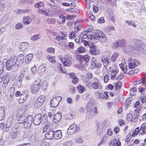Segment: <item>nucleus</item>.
I'll return each instance as SVG.
<instances>
[{
	"label": "nucleus",
	"mask_w": 146,
	"mask_h": 146,
	"mask_svg": "<svg viewBox=\"0 0 146 146\" xmlns=\"http://www.w3.org/2000/svg\"><path fill=\"white\" fill-rule=\"evenodd\" d=\"M126 60L128 62L129 68L132 69L138 66L140 64L138 61L135 58L132 59L131 57L126 58Z\"/></svg>",
	"instance_id": "f03ea898"
},
{
	"label": "nucleus",
	"mask_w": 146,
	"mask_h": 146,
	"mask_svg": "<svg viewBox=\"0 0 146 146\" xmlns=\"http://www.w3.org/2000/svg\"><path fill=\"white\" fill-rule=\"evenodd\" d=\"M133 47L131 46H129L127 47L125 50L126 51L130 52L132 51L133 50Z\"/></svg>",
	"instance_id": "0e129e2a"
},
{
	"label": "nucleus",
	"mask_w": 146,
	"mask_h": 146,
	"mask_svg": "<svg viewBox=\"0 0 146 146\" xmlns=\"http://www.w3.org/2000/svg\"><path fill=\"white\" fill-rule=\"evenodd\" d=\"M79 57L82 60H84L85 62H88L90 60V57L87 55H85L84 56H79Z\"/></svg>",
	"instance_id": "c756f323"
},
{
	"label": "nucleus",
	"mask_w": 146,
	"mask_h": 146,
	"mask_svg": "<svg viewBox=\"0 0 146 146\" xmlns=\"http://www.w3.org/2000/svg\"><path fill=\"white\" fill-rule=\"evenodd\" d=\"M8 93L9 95L11 97L10 101H11L13 100V97L15 93L14 88L12 86L10 87Z\"/></svg>",
	"instance_id": "6ab92c4d"
},
{
	"label": "nucleus",
	"mask_w": 146,
	"mask_h": 146,
	"mask_svg": "<svg viewBox=\"0 0 146 146\" xmlns=\"http://www.w3.org/2000/svg\"><path fill=\"white\" fill-rule=\"evenodd\" d=\"M109 71L111 72L112 74L115 75L117 73V69H113L111 67H110L109 68Z\"/></svg>",
	"instance_id": "de8ad7c7"
},
{
	"label": "nucleus",
	"mask_w": 146,
	"mask_h": 146,
	"mask_svg": "<svg viewBox=\"0 0 146 146\" xmlns=\"http://www.w3.org/2000/svg\"><path fill=\"white\" fill-rule=\"evenodd\" d=\"M61 117V113L58 112L54 115L53 121L54 123H57L60 121Z\"/></svg>",
	"instance_id": "4468645a"
},
{
	"label": "nucleus",
	"mask_w": 146,
	"mask_h": 146,
	"mask_svg": "<svg viewBox=\"0 0 146 146\" xmlns=\"http://www.w3.org/2000/svg\"><path fill=\"white\" fill-rule=\"evenodd\" d=\"M46 22L50 24H53L56 22V20L55 19H49L48 18L46 20Z\"/></svg>",
	"instance_id": "09e8293b"
},
{
	"label": "nucleus",
	"mask_w": 146,
	"mask_h": 146,
	"mask_svg": "<svg viewBox=\"0 0 146 146\" xmlns=\"http://www.w3.org/2000/svg\"><path fill=\"white\" fill-rule=\"evenodd\" d=\"M33 57V55L32 54H30L27 55L26 56L25 60V62L27 61V62H29L32 60Z\"/></svg>",
	"instance_id": "c9c22d12"
},
{
	"label": "nucleus",
	"mask_w": 146,
	"mask_h": 146,
	"mask_svg": "<svg viewBox=\"0 0 146 146\" xmlns=\"http://www.w3.org/2000/svg\"><path fill=\"white\" fill-rule=\"evenodd\" d=\"M139 132H140V130H139V127H138L135 129V131H134L133 130V131H132L131 132H130V133H133L132 136H134V135L135 136L138 134ZM139 133H140V132H139ZM139 134L140 133H139Z\"/></svg>",
	"instance_id": "79ce46f5"
},
{
	"label": "nucleus",
	"mask_w": 146,
	"mask_h": 146,
	"mask_svg": "<svg viewBox=\"0 0 146 146\" xmlns=\"http://www.w3.org/2000/svg\"><path fill=\"white\" fill-rule=\"evenodd\" d=\"M87 31H85L82 32L81 33L80 35V37L86 39L88 37L87 35Z\"/></svg>",
	"instance_id": "ea45409f"
},
{
	"label": "nucleus",
	"mask_w": 146,
	"mask_h": 146,
	"mask_svg": "<svg viewBox=\"0 0 146 146\" xmlns=\"http://www.w3.org/2000/svg\"><path fill=\"white\" fill-rule=\"evenodd\" d=\"M131 41H132L135 43L134 45L137 50L139 51H141L142 50V48L141 46V40L138 39H133Z\"/></svg>",
	"instance_id": "0eeeda50"
},
{
	"label": "nucleus",
	"mask_w": 146,
	"mask_h": 146,
	"mask_svg": "<svg viewBox=\"0 0 146 146\" xmlns=\"http://www.w3.org/2000/svg\"><path fill=\"white\" fill-rule=\"evenodd\" d=\"M24 23L27 24H29L31 22V20L29 16H27L23 18Z\"/></svg>",
	"instance_id": "473e14b6"
},
{
	"label": "nucleus",
	"mask_w": 146,
	"mask_h": 146,
	"mask_svg": "<svg viewBox=\"0 0 146 146\" xmlns=\"http://www.w3.org/2000/svg\"><path fill=\"white\" fill-rule=\"evenodd\" d=\"M45 69L44 66L43 65L40 66L38 67L37 70L38 75L39 76L42 75L44 73Z\"/></svg>",
	"instance_id": "4be33fe9"
},
{
	"label": "nucleus",
	"mask_w": 146,
	"mask_h": 146,
	"mask_svg": "<svg viewBox=\"0 0 146 146\" xmlns=\"http://www.w3.org/2000/svg\"><path fill=\"white\" fill-rule=\"evenodd\" d=\"M42 14L48 16V12H49V10L47 9H42L41 10Z\"/></svg>",
	"instance_id": "3c124183"
},
{
	"label": "nucleus",
	"mask_w": 146,
	"mask_h": 146,
	"mask_svg": "<svg viewBox=\"0 0 146 146\" xmlns=\"http://www.w3.org/2000/svg\"><path fill=\"white\" fill-rule=\"evenodd\" d=\"M90 52L92 54L96 55L99 54L100 50L97 49L96 46L93 45L90 47Z\"/></svg>",
	"instance_id": "9b49d317"
},
{
	"label": "nucleus",
	"mask_w": 146,
	"mask_h": 146,
	"mask_svg": "<svg viewBox=\"0 0 146 146\" xmlns=\"http://www.w3.org/2000/svg\"><path fill=\"white\" fill-rule=\"evenodd\" d=\"M62 62L64 66H70L72 64L71 58L69 56H67L62 60Z\"/></svg>",
	"instance_id": "9d476101"
},
{
	"label": "nucleus",
	"mask_w": 146,
	"mask_h": 146,
	"mask_svg": "<svg viewBox=\"0 0 146 146\" xmlns=\"http://www.w3.org/2000/svg\"><path fill=\"white\" fill-rule=\"evenodd\" d=\"M84 83L85 84V85L86 87L88 88L89 89L92 88V82L86 80H84Z\"/></svg>",
	"instance_id": "c85d7f7f"
},
{
	"label": "nucleus",
	"mask_w": 146,
	"mask_h": 146,
	"mask_svg": "<svg viewBox=\"0 0 146 146\" xmlns=\"http://www.w3.org/2000/svg\"><path fill=\"white\" fill-rule=\"evenodd\" d=\"M42 115L40 114H37L35 117L33 121L34 125H39L41 122Z\"/></svg>",
	"instance_id": "1a4fd4ad"
},
{
	"label": "nucleus",
	"mask_w": 146,
	"mask_h": 146,
	"mask_svg": "<svg viewBox=\"0 0 146 146\" xmlns=\"http://www.w3.org/2000/svg\"><path fill=\"white\" fill-rule=\"evenodd\" d=\"M60 96L55 97L53 98L50 102L51 106L52 108H55L57 106L62 100Z\"/></svg>",
	"instance_id": "39448f33"
},
{
	"label": "nucleus",
	"mask_w": 146,
	"mask_h": 146,
	"mask_svg": "<svg viewBox=\"0 0 146 146\" xmlns=\"http://www.w3.org/2000/svg\"><path fill=\"white\" fill-rule=\"evenodd\" d=\"M5 110L3 108H0V120L3 119L5 117Z\"/></svg>",
	"instance_id": "a878e982"
},
{
	"label": "nucleus",
	"mask_w": 146,
	"mask_h": 146,
	"mask_svg": "<svg viewBox=\"0 0 146 146\" xmlns=\"http://www.w3.org/2000/svg\"><path fill=\"white\" fill-rule=\"evenodd\" d=\"M8 15H7L3 16L1 19V22L4 23V22H6L8 20Z\"/></svg>",
	"instance_id": "864d4df0"
},
{
	"label": "nucleus",
	"mask_w": 146,
	"mask_h": 146,
	"mask_svg": "<svg viewBox=\"0 0 146 146\" xmlns=\"http://www.w3.org/2000/svg\"><path fill=\"white\" fill-rule=\"evenodd\" d=\"M77 89L79 92L80 93H82L84 91L86 90V89L84 87L80 84L78 85Z\"/></svg>",
	"instance_id": "cd10ccee"
},
{
	"label": "nucleus",
	"mask_w": 146,
	"mask_h": 146,
	"mask_svg": "<svg viewBox=\"0 0 146 146\" xmlns=\"http://www.w3.org/2000/svg\"><path fill=\"white\" fill-rule=\"evenodd\" d=\"M114 85L116 89L119 90L121 88V83L119 81L117 83H114Z\"/></svg>",
	"instance_id": "e433bc0d"
},
{
	"label": "nucleus",
	"mask_w": 146,
	"mask_h": 146,
	"mask_svg": "<svg viewBox=\"0 0 146 146\" xmlns=\"http://www.w3.org/2000/svg\"><path fill=\"white\" fill-rule=\"evenodd\" d=\"M45 99V96L42 95L38 97L36 100L42 105L44 102Z\"/></svg>",
	"instance_id": "bb28decb"
},
{
	"label": "nucleus",
	"mask_w": 146,
	"mask_h": 146,
	"mask_svg": "<svg viewBox=\"0 0 146 146\" xmlns=\"http://www.w3.org/2000/svg\"><path fill=\"white\" fill-rule=\"evenodd\" d=\"M41 80L38 79L35 81V83L31 87V92L33 94H35L38 90L40 85Z\"/></svg>",
	"instance_id": "7ed1b4c3"
},
{
	"label": "nucleus",
	"mask_w": 146,
	"mask_h": 146,
	"mask_svg": "<svg viewBox=\"0 0 146 146\" xmlns=\"http://www.w3.org/2000/svg\"><path fill=\"white\" fill-rule=\"evenodd\" d=\"M62 137V131L60 130H58L54 132V138L56 139H58Z\"/></svg>",
	"instance_id": "2eb2a0df"
},
{
	"label": "nucleus",
	"mask_w": 146,
	"mask_h": 146,
	"mask_svg": "<svg viewBox=\"0 0 146 146\" xmlns=\"http://www.w3.org/2000/svg\"><path fill=\"white\" fill-rule=\"evenodd\" d=\"M27 96V94L25 93L22 94L20 96V98L19 100V103L21 104L23 103L26 100Z\"/></svg>",
	"instance_id": "aec40b11"
},
{
	"label": "nucleus",
	"mask_w": 146,
	"mask_h": 146,
	"mask_svg": "<svg viewBox=\"0 0 146 146\" xmlns=\"http://www.w3.org/2000/svg\"><path fill=\"white\" fill-rule=\"evenodd\" d=\"M102 42H105L107 41V38L105 36L104 34L103 33L102 36L98 40Z\"/></svg>",
	"instance_id": "7c9ffc66"
},
{
	"label": "nucleus",
	"mask_w": 146,
	"mask_h": 146,
	"mask_svg": "<svg viewBox=\"0 0 146 146\" xmlns=\"http://www.w3.org/2000/svg\"><path fill=\"white\" fill-rule=\"evenodd\" d=\"M119 44L120 47H123L125 46V40H118Z\"/></svg>",
	"instance_id": "8fccbe9b"
},
{
	"label": "nucleus",
	"mask_w": 146,
	"mask_h": 146,
	"mask_svg": "<svg viewBox=\"0 0 146 146\" xmlns=\"http://www.w3.org/2000/svg\"><path fill=\"white\" fill-rule=\"evenodd\" d=\"M126 69H125V73H128L129 75H133L136 73V71L137 70L136 69H134L133 70H131L130 71L128 70V69L127 68V67H126Z\"/></svg>",
	"instance_id": "72a5a7b5"
},
{
	"label": "nucleus",
	"mask_w": 146,
	"mask_h": 146,
	"mask_svg": "<svg viewBox=\"0 0 146 146\" xmlns=\"http://www.w3.org/2000/svg\"><path fill=\"white\" fill-rule=\"evenodd\" d=\"M137 89L135 88H133L131 89L130 92V94L131 96L135 95L136 93Z\"/></svg>",
	"instance_id": "49530a36"
},
{
	"label": "nucleus",
	"mask_w": 146,
	"mask_h": 146,
	"mask_svg": "<svg viewBox=\"0 0 146 146\" xmlns=\"http://www.w3.org/2000/svg\"><path fill=\"white\" fill-rule=\"evenodd\" d=\"M101 60L102 62L104 63L106 65H108L109 63L108 58L105 56L102 57V58Z\"/></svg>",
	"instance_id": "58836bf2"
},
{
	"label": "nucleus",
	"mask_w": 146,
	"mask_h": 146,
	"mask_svg": "<svg viewBox=\"0 0 146 146\" xmlns=\"http://www.w3.org/2000/svg\"><path fill=\"white\" fill-rule=\"evenodd\" d=\"M59 71L61 73H64L66 72V70L64 67H61L60 65L58 66Z\"/></svg>",
	"instance_id": "4d7b16f0"
},
{
	"label": "nucleus",
	"mask_w": 146,
	"mask_h": 146,
	"mask_svg": "<svg viewBox=\"0 0 146 146\" xmlns=\"http://www.w3.org/2000/svg\"><path fill=\"white\" fill-rule=\"evenodd\" d=\"M43 5V3L42 1H39L36 3L35 5V7L36 8H38L41 7Z\"/></svg>",
	"instance_id": "5fc2aeb1"
},
{
	"label": "nucleus",
	"mask_w": 146,
	"mask_h": 146,
	"mask_svg": "<svg viewBox=\"0 0 146 146\" xmlns=\"http://www.w3.org/2000/svg\"><path fill=\"white\" fill-rule=\"evenodd\" d=\"M41 36L39 34L35 35L33 36L31 38V39L33 41H35L40 39Z\"/></svg>",
	"instance_id": "a19ab883"
},
{
	"label": "nucleus",
	"mask_w": 146,
	"mask_h": 146,
	"mask_svg": "<svg viewBox=\"0 0 146 146\" xmlns=\"http://www.w3.org/2000/svg\"><path fill=\"white\" fill-rule=\"evenodd\" d=\"M110 146H115V138L113 139L110 142Z\"/></svg>",
	"instance_id": "338daca9"
},
{
	"label": "nucleus",
	"mask_w": 146,
	"mask_h": 146,
	"mask_svg": "<svg viewBox=\"0 0 146 146\" xmlns=\"http://www.w3.org/2000/svg\"><path fill=\"white\" fill-rule=\"evenodd\" d=\"M42 105L41 104L36 100L34 104V108L37 110Z\"/></svg>",
	"instance_id": "f704fd0d"
},
{
	"label": "nucleus",
	"mask_w": 146,
	"mask_h": 146,
	"mask_svg": "<svg viewBox=\"0 0 146 146\" xmlns=\"http://www.w3.org/2000/svg\"><path fill=\"white\" fill-rule=\"evenodd\" d=\"M4 67V64L1 61H0V74L3 73Z\"/></svg>",
	"instance_id": "603ef678"
},
{
	"label": "nucleus",
	"mask_w": 146,
	"mask_h": 146,
	"mask_svg": "<svg viewBox=\"0 0 146 146\" xmlns=\"http://www.w3.org/2000/svg\"><path fill=\"white\" fill-rule=\"evenodd\" d=\"M103 33L101 31L99 30H97L95 32L94 34V38L97 39L98 40L99 38H100V36H102L103 34Z\"/></svg>",
	"instance_id": "5701e85b"
},
{
	"label": "nucleus",
	"mask_w": 146,
	"mask_h": 146,
	"mask_svg": "<svg viewBox=\"0 0 146 146\" xmlns=\"http://www.w3.org/2000/svg\"><path fill=\"white\" fill-rule=\"evenodd\" d=\"M146 88H143L140 86L138 88V91L142 94H144L145 92V90H146Z\"/></svg>",
	"instance_id": "a18cd8bd"
},
{
	"label": "nucleus",
	"mask_w": 146,
	"mask_h": 146,
	"mask_svg": "<svg viewBox=\"0 0 146 146\" xmlns=\"http://www.w3.org/2000/svg\"><path fill=\"white\" fill-rule=\"evenodd\" d=\"M24 78L23 74H20L17 78V83L19 87H20L21 86L22 81Z\"/></svg>",
	"instance_id": "b1692460"
},
{
	"label": "nucleus",
	"mask_w": 146,
	"mask_h": 146,
	"mask_svg": "<svg viewBox=\"0 0 146 146\" xmlns=\"http://www.w3.org/2000/svg\"><path fill=\"white\" fill-rule=\"evenodd\" d=\"M59 17L62 19V23H65L66 19V16L62 15H59Z\"/></svg>",
	"instance_id": "bf43d9fd"
},
{
	"label": "nucleus",
	"mask_w": 146,
	"mask_h": 146,
	"mask_svg": "<svg viewBox=\"0 0 146 146\" xmlns=\"http://www.w3.org/2000/svg\"><path fill=\"white\" fill-rule=\"evenodd\" d=\"M45 137L47 139H51L54 138V131H50L45 134Z\"/></svg>",
	"instance_id": "a211bd4d"
},
{
	"label": "nucleus",
	"mask_w": 146,
	"mask_h": 146,
	"mask_svg": "<svg viewBox=\"0 0 146 146\" xmlns=\"http://www.w3.org/2000/svg\"><path fill=\"white\" fill-rule=\"evenodd\" d=\"M29 46L28 44L25 42L21 43L19 46V48L22 51H25Z\"/></svg>",
	"instance_id": "dca6fc26"
},
{
	"label": "nucleus",
	"mask_w": 146,
	"mask_h": 146,
	"mask_svg": "<svg viewBox=\"0 0 146 146\" xmlns=\"http://www.w3.org/2000/svg\"><path fill=\"white\" fill-rule=\"evenodd\" d=\"M140 133L143 135L146 133V123H144L141 126L140 129Z\"/></svg>",
	"instance_id": "f3484780"
},
{
	"label": "nucleus",
	"mask_w": 146,
	"mask_h": 146,
	"mask_svg": "<svg viewBox=\"0 0 146 146\" xmlns=\"http://www.w3.org/2000/svg\"><path fill=\"white\" fill-rule=\"evenodd\" d=\"M95 89H100L102 88V86L98 84V83L96 82H94L92 84V87Z\"/></svg>",
	"instance_id": "393cba45"
},
{
	"label": "nucleus",
	"mask_w": 146,
	"mask_h": 146,
	"mask_svg": "<svg viewBox=\"0 0 146 146\" xmlns=\"http://www.w3.org/2000/svg\"><path fill=\"white\" fill-rule=\"evenodd\" d=\"M66 118L68 119H71L74 117V114L72 113H69L66 114L65 115Z\"/></svg>",
	"instance_id": "c03bdc74"
},
{
	"label": "nucleus",
	"mask_w": 146,
	"mask_h": 146,
	"mask_svg": "<svg viewBox=\"0 0 146 146\" xmlns=\"http://www.w3.org/2000/svg\"><path fill=\"white\" fill-rule=\"evenodd\" d=\"M33 121L32 116L29 115L28 116L27 119L24 123V126L26 128H28L30 127Z\"/></svg>",
	"instance_id": "423d86ee"
},
{
	"label": "nucleus",
	"mask_w": 146,
	"mask_h": 146,
	"mask_svg": "<svg viewBox=\"0 0 146 146\" xmlns=\"http://www.w3.org/2000/svg\"><path fill=\"white\" fill-rule=\"evenodd\" d=\"M47 59L49 60V62L53 63H55L56 61L54 57H52L50 55H48L46 57Z\"/></svg>",
	"instance_id": "4c0bfd02"
},
{
	"label": "nucleus",
	"mask_w": 146,
	"mask_h": 146,
	"mask_svg": "<svg viewBox=\"0 0 146 146\" xmlns=\"http://www.w3.org/2000/svg\"><path fill=\"white\" fill-rule=\"evenodd\" d=\"M104 130V129H103L100 128L99 129V127H98L97 131V133L98 134V135H100L102 134Z\"/></svg>",
	"instance_id": "680f3d73"
},
{
	"label": "nucleus",
	"mask_w": 146,
	"mask_h": 146,
	"mask_svg": "<svg viewBox=\"0 0 146 146\" xmlns=\"http://www.w3.org/2000/svg\"><path fill=\"white\" fill-rule=\"evenodd\" d=\"M141 102L143 104H145V105L146 106V97L143 96L141 97ZM144 109H146V106L143 107Z\"/></svg>",
	"instance_id": "6e6d98bb"
},
{
	"label": "nucleus",
	"mask_w": 146,
	"mask_h": 146,
	"mask_svg": "<svg viewBox=\"0 0 146 146\" xmlns=\"http://www.w3.org/2000/svg\"><path fill=\"white\" fill-rule=\"evenodd\" d=\"M77 127L75 124L71 125L68 128L67 133L68 135H70L74 133L76 130Z\"/></svg>",
	"instance_id": "f8f14e48"
},
{
	"label": "nucleus",
	"mask_w": 146,
	"mask_h": 146,
	"mask_svg": "<svg viewBox=\"0 0 146 146\" xmlns=\"http://www.w3.org/2000/svg\"><path fill=\"white\" fill-rule=\"evenodd\" d=\"M96 94L99 97V98H104V94L102 92H96Z\"/></svg>",
	"instance_id": "052dcab7"
},
{
	"label": "nucleus",
	"mask_w": 146,
	"mask_h": 146,
	"mask_svg": "<svg viewBox=\"0 0 146 146\" xmlns=\"http://www.w3.org/2000/svg\"><path fill=\"white\" fill-rule=\"evenodd\" d=\"M135 85L142 84V85L146 88V76H145L140 80H137L134 82Z\"/></svg>",
	"instance_id": "6e6552de"
},
{
	"label": "nucleus",
	"mask_w": 146,
	"mask_h": 146,
	"mask_svg": "<svg viewBox=\"0 0 146 146\" xmlns=\"http://www.w3.org/2000/svg\"><path fill=\"white\" fill-rule=\"evenodd\" d=\"M23 27V25L20 23H18L16 25H15V28L16 29L19 30L20 29L22 28Z\"/></svg>",
	"instance_id": "69168bd1"
},
{
	"label": "nucleus",
	"mask_w": 146,
	"mask_h": 146,
	"mask_svg": "<svg viewBox=\"0 0 146 146\" xmlns=\"http://www.w3.org/2000/svg\"><path fill=\"white\" fill-rule=\"evenodd\" d=\"M28 116H26L23 115L20 117L18 121L19 123H23L27 119Z\"/></svg>",
	"instance_id": "412c9836"
},
{
	"label": "nucleus",
	"mask_w": 146,
	"mask_h": 146,
	"mask_svg": "<svg viewBox=\"0 0 146 146\" xmlns=\"http://www.w3.org/2000/svg\"><path fill=\"white\" fill-rule=\"evenodd\" d=\"M105 21L104 17H102L100 18L98 20V22L100 24H101L104 23Z\"/></svg>",
	"instance_id": "774afa93"
},
{
	"label": "nucleus",
	"mask_w": 146,
	"mask_h": 146,
	"mask_svg": "<svg viewBox=\"0 0 146 146\" xmlns=\"http://www.w3.org/2000/svg\"><path fill=\"white\" fill-rule=\"evenodd\" d=\"M36 69L37 68L35 66H34L31 68V70L32 72V74L33 75L35 74V73Z\"/></svg>",
	"instance_id": "e2e57ef3"
},
{
	"label": "nucleus",
	"mask_w": 146,
	"mask_h": 146,
	"mask_svg": "<svg viewBox=\"0 0 146 146\" xmlns=\"http://www.w3.org/2000/svg\"><path fill=\"white\" fill-rule=\"evenodd\" d=\"M5 63L6 68L8 70H11L13 66L17 63L16 62V60L13 58H11L10 59L7 60Z\"/></svg>",
	"instance_id": "20e7f679"
},
{
	"label": "nucleus",
	"mask_w": 146,
	"mask_h": 146,
	"mask_svg": "<svg viewBox=\"0 0 146 146\" xmlns=\"http://www.w3.org/2000/svg\"><path fill=\"white\" fill-rule=\"evenodd\" d=\"M24 56L23 54H20L17 57L16 60V62L18 65H21L24 62Z\"/></svg>",
	"instance_id": "ddd939ff"
},
{
	"label": "nucleus",
	"mask_w": 146,
	"mask_h": 146,
	"mask_svg": "<svg viewBox=\"0 0 146 146\" xmlns=\"http://www.w3.org/2000/svg\"><path fill=\"white\" fill-rule=\"evenodd\" d=\"M78 51L80 52H84L86 50L85 49L83 46H80L77 49Z\"/></svg>",
	"instance_id": "13d9d810"
},
{
	"label": "nucleus",
	"mask_w": 146,
	"mask_h": 146,
	"mask_svg": "<svg viewBox=\"0 0 146 146\" xmlns=\"http://www.w3.org/2000/svg\"><path fill=\"white\" fill-rule=\"evenodd\" d=\"M87 116L89 118H91L97 113V108H94L93 104L89 103L86 108Z\"/></svg>",
	"instance_id": "f257e3e1"
},
{
	"label": "nucleus",
	"mask_w": 146,
	"mask_h": 146,
	"mask_svg": "<svg viewBox=\"0 0 146 146\" xmlns=\"http://www.w3.org/2000/svg\"><path fill=\"white\" fill-rule=\"evenodd\" d=\"M107 126L106 122L104 121L102 122L98 127H99V129L100 128L105 130L107 128Z\"/></svg>",
	"instance_id": "2f4dec72"
},
{
	"label": "nucleus",
	"mask_w": 146,
	"mask_h": 146,
	"mask_svg": "<svg viewBox=\"0 0 146 146\" xmlns=\"http://www.w3.org/2000/svg\"><path fill=\"white\" fill-rule=\"evenodd\" d=\"M118 56V54L117 52H115L112 56L111 60L112 62L115 61Z\"/></svg>",
	"instance_id": "37998d69"
}]
</instances>
